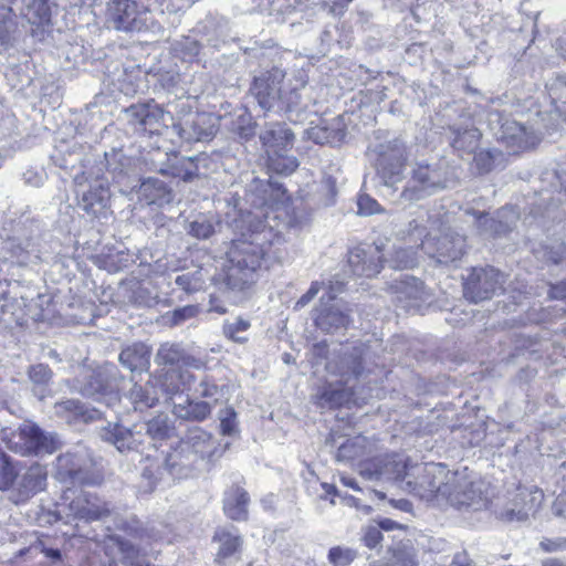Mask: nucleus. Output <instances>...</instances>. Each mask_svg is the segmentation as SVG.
I'll use <instances>...</instances> for the list:
<instances>
[{
    "label": "nucleus",
    "mask_w": 566,
    "mask_h": 566,
    "mask_svg": "<svg viewBox=\"0 0 566 566\" xmlns=\"http://www.w3.org/2000/svg\"><path fill=\"white\" fill-rule=\"evenodd\" d=\"M272 238V230L261 226L249 233H242L240 239L233 240L228 252L224 277L220 283V290L229 300L235 302L237 294L254 283L255 272L269 253Z\"/></svg>",
    "instance_id": "obj_1"
},
{
    "label": "nucleus",
    "mask_w": 566,
    "mask_h": 566,
    "mask_svg": "<svg viewBox=\"0 0 566 566\" xmlns=\"http://www.w3.org/2000/svg\"><path fill=\"white\" fill-rule=\"evenodd\" d=\"M369 358V348L364 344L343 347L326 365L328 373L338 376L339 379L336 384L329 381L321 387L313 396L314 402L322 409H334L357 397V384L366 373H370Z\"/></svg>",
    "instance_id": "obj_2"
},
{
    "label": "nucleus",
    "mask_w": 566,
    "mask_h": 566,
    "mask_svg": "<svg viewBox=\"0 0 566 566\" xmlns=\"http://www.w3.org/2000/svg\"><path fill=\"white\" fill-rule=\"evenodd\" d=\"M449 214L442 208L419 210L409 222L408 234L421 240L423 252L437 263L449 265L460 261L467 252V238L451 227Z\"/></svg>",
    "instance_id": "obj_3"
},
{
    "label": "nucleus",
    "mask_w": 566,
    "mask_h": 566,
    "mask_svg": "<svg viewBox=\"0 0 566 566\" xmlns=\"http://www.w3.org/2000/svg\"><path fill=\"white\" fill-rule=\"evenodd\" d=\"M219 450V442L200 427H192L180 438L179 442L165 459V467H146L143 478L153 488L163 479L164 471L178 479L188 478L202 461H212Z\"/></svg>",
    "instance_id": "obj_4"
},
{
    "label": "nucleus",
    "mask_w": 566,
    "mask_h": 566,
    "mask_svg": "<svg viewBox=\"0 0 566 566\" xmlns=\"http://www.w3.org/2000/svg\"><path fill=\"white\" fill-rule=\"evenodd\" d=\"M411 470L405 491L422 501L443 505L451 490L454 473L448 471L441 463L415 465Z\"/></svg>",
    "instance_id": "obj_5"
},
{
    "label": "nucleus",
    "mask_w": 566,
    "mask_h": 566,
    "mask_svg": "<svg viewBox=\"0 0 566 566\" xmlns=\"http://www.w3.org/2000/svg\"><path fill=\"white\" fill-rule=\"evenodd\" d=\"M367 154L382 186L394 191L395 186L405 178L408 160L406 144L396 138L370 146Z\"/></svg>",
    "instance_id": "obj_6"
},
{
    "label": "nucleus",
    "mask_w": 566,
    "mask_h": 566,
    "mask_svg": "<svg viewBox=\"0 0 566 566\" xmlns=\"http://www.w3.org/2000/svg\"><path fill=\"white\" fill-rule=\"evenodd\" d=\"M53 476L66 485H97L103 475L86 450L60 454L54 464Z\"/></svg>",
    "instance_id": "obj_7"
},
{
    "label": "nucleus",
    "mask_w": 566,
    "mask_h": 566,
    "mask_svg": "<svg viewBox=\"0 0 566 566\" xmlns=\"http://www.w3.org/2000/svg\"><path fill=\"white\" fill-rule=\"evenodd\" d=\"M486 122L495 139L512 153L533 147L538 142L532 129L496 109L488 113Z\"/></svg>",
    "instance_id": "obj_8"
},
{
    "label": "nucleus",
    "mask_w": 566,
    "mask_h": 566,
    "mask_svg": "<svg viewBox=\"0 0 566 566\" xmlns=\"http://www.w3.org/2000/svg\"><path fill=\"white\" fill-rule=\"evenodd\" d=\"M123 380L117 367L106 364L85 377L80 391L85 397L113 407L119 400L118 391Z\"/></svg>",
    "instance_id": "obj_9"
},
{
    "label": "nucleus",
    "mask_w": 566,
    "mask_h": 566,
    "mask_svg": "<svg viewBox=\"0 0 566 566\" xmlns=\"http://www.w3.org/2000/svg\"><path fill=\"white\" fill-rule=\"evenodd\" d=\"M67 512L65 515L73 520L83 521L86 523L102 521L107 522L112 520L116 527L126 528V523L119 518L115 506L111 503L103 501L94 493L83 492L73 499L66 505Z\"/></svg>",
    "instance_id": "obj_10"
},
{
    "label": "nucleus",
    "mask_w": 566,
    "mask_h": 566,
    "mask_svg": "<svg viewBox=\"0 0 566 566\" xmlns=\"http://www.w3.org/2000/svg\"><path fill=\"white\" fill-rule=\"evenodd\" d=\"M11 448L22 455H43L51 454L60 447L57 437L53 433L43 431L38 424L25 421L10 440Z\"/></svg>",
    "instance_id": "obj_11"
},
{
    "label": "nucleus",
    "mask_w": 566,
    "mask_h": 566,
    "mask_svg": "<svg viewBox=\"0 0 566 566\" xmlns=\"http://www.w3.org/2000/svg\"><path fill=\"white\" fill-rule=\"evenodd\" d=\"M447 187V170L441 165H423L418 164L412 170L405 189L400 192L399 198L402 201H418L426 196Z\"/></svg>",
    "instance_id": "obj_12"
},
{
    "label": "nucleus",
    "mask_w": 566,
    "mask_h": 566,
    "mask_svg": "<svg viewBox=\"0 0 566 566\" xmlns=\"http://www.w3.org/2000/svg\"><path fill=\"white\" fill-rule=\"evenodd\" d=\"M361 474L369 480L395 482L402 490L411 476L406 459L396 453L370 460L361 469Z\"/></svg>",
    "instance_id": "obj_13"
},
{
    "label": "nucleus",
    "mask_w": 566,
    "mask_h": 566,
    "mask_svg": "<svg viewBox=\"0 0 566 566\" xmlns=\"http://www.w3.org/2000/svg\"><path fill=\"white\" fill-rule=\"evenodd\" d=\"M504 275L494 268H474L463 285L467 300L479 303L490 300L502 291Z\"/></svg>",
    "instance_id": "obj_14"
},
{
    "label": "nucleus",
    "mask_w": 566,
    "mask_h": 566,
    "mask_svg": "<svg viewBox=\"0 0 566 566\" xmlns=\"http://www.w3.org/2000/svg\"><path fill=\"white\" fill-rule=\"evenodd\" d=\"M284 77L285 72L279 67H273L254 76L250 92L262 109L266 112L275 111V107L282 102Z\"/></svg>",
    "instance_id": "obj_15"
},
{
    "label": "nucleus",
    "mask_w": 566,
    "mask_h": 566,
    "mask_svg": "<svg viewBox=\"0 0 566 566\" xmlns=\"http://www.w3.org/2000/svg\"><path fill=\"white\" fill-rule=\"evenodd\" d=\"M444 504H450L459 510L472 509L480 510L486 505L484 493V483L482 481H472L454 473L452 486L446 497Z\"/></svg>",
    "instance_id": "obj_16"
},
{
    "label": "nucleus",
    "mask_w": 566,
    "mask_h": 566,
    "mask_svg": "<svg viewBox=\"0 0 566 566\" xmlns=\"http://www.w3.org/2000/svg\"><path fill=\"white\" fill-rule=\"evenodd\" d=\"M347 263L354 275L373 277L382 266L381 250L375 244L355 247L348 252Z\"/></svg>",
    "instance_id": "obj_17"
},
{
    "label": "nucleus",
    "mask_w": 566,
    "mask_h": 566,
    "mask_svg": "<svg viewBox=\"0 0 566 566\" xmlns=\"http://www.w3.org/2000/svg\"><path fill=\"white\" fill-rule=\"evenodd\" d=\"M350 312L345 303L326 302L325 296H322L319 306L315 310L314 322L319 329L332 333L350 324Z\"/></svg>",
    "instance_id": "obj_18"
},
{
    "label": "nucleus",
    "mask_w": 566,
    "mask_h": 566,
    "mask_svg": "<svg viewBox=\"0 0 566 566\" xmlns=\"http://www.w3.org/2000/svg\"><path fill=\"white\" fill-rule=\"evenodd\" d=\"M46 470L39 463L32 464L27 471L19 475L11 490L9 499L14 504L28 501L38 492L44 490L46 484Z\"/></svg>",
    "instance_id": "obj_19"
},
{
    "label": "nucleus",
    "mask_w": 566,
    "mask_h": 566,
    "mask_svg": "<svg viewBox=\"0 0 566 566\" xmlns=\"http://www.w3.org/2000/svg\"><path fill=\"white\" fill-rule=\"evenodd\" d=\"M543 497L538 490L520 489L512 502L501 511L500 516L509 522L526 521L537 512Z\"/></svg>",
    "instance_id": "obj_20"
},
{
    "label": "nucleus",
    "mask_w": 566,
    "mask_h": 566,
    "mask_svg": "<svg viewBox=\"0 0 566 566\" xmlns=\"http://www.w3.org/2000/svg\"><path fill=\"white\" fill-rule=\"evenodd\" d=\"M111 191L107 180L96 178L81 193L80 206L95 218H106L109 210Z\"/></svg>",
    "instance_id": "obj_21"
},
{
    "label": "nucleus",
    "mask_w": 566,
    "mask_h": 566,
    "mask_svg": "<svg viewBox=\"0 0 566 566\" xmlns=\"http://www.w3.org/2000/svg\"><path fill=\"white\" fill-rule=\"evenodd\" d=\"M216 133V117L209 113H197L179 127V136L188 143L209 140Z\"/></svg>",
    "instance_id": "obj_22"
},
{
    "label": "nucleus",
    "mask_w": 566,
    "mask_h": 566,
    "mask_svg": "<svg viewBox=\"0 0 566 566\" xmlns=\"http://www.w3.org/2000/svg\"><path fill=\"white\" fill-rule=\"evenodd\" d=\"M295 135L285 123H269L260 134V140L270 153L287 151L292 148Z\"/></svg>",
    "instance_id": "obj_23"
},
{
    "label": "nucleus",
    "mask_w": 566,
    "mask_h": 566,
    "mask_svg": "<svg viewBox=\"0 0 566 566\" xmlns=\"http://www.w3.org/2000/svg\"><path fill=\"white\" fill-rule=\"evenodd\" d=\"M133 8L125 10L123 19L132 22L130 29H122L125 32L150 33L157 35L161 32V25L154 19L151 12L137 0H132Z\"/></svg>",
    "instance_id": "obj_24"
},
{
    "label": "nucleus",
    "mask_w": 566,
    "mask_h": 566,
    "mask_svg": "<svg viewBox=\"0 0 566 566\" xmlns=\"http://www.w3.org/2000/svg\"><path fill=\"white\" fill-rule=\"evenodd\" d=\"M102 438L114 444L119 452L136 449L144 441L138 424L129 429L118 423L109 424L104 429Z\"/></svg>",
    "instance_id": "obj_25"
},
{
    "label": "nucleus",
    "mask_w": 566,
    "mask_h": 566,
    "mask_svg": "<svg viewBox=\"0 0 566 566\" xmlns=\"http://www.w3.org/2000/svg\"><path fill=\"white\" fill-rule=\"evenodd\" d=\"M395 293L399 301L409 302L410 306H419L420 302L429 300L430 294L426 290L423 282L415 276L400 275L394 284Z\"/></svg>",
    "instance_id": "obj_26"
},
{
    "label": "nucleus",
    "mask_w": 566,
    "mask_h": 566,
    "mask_svg": "<svg viewBox=\"0 0 566 566\" xmlns=\"http://www.w3.org/2000/svg\"><path fill=\"white\" fill-rule=\"evenodd\" d=\"M154 169L164 176L179 178L186 182L192 181L198 176V165L195 157H179L174 155L168 161L157 166Z\"/></svg>",
    "instance_id": "obj_27"
},
{
    "label": "nucleus",
    "mask_w": 566,
    "mask_h": 566,
    "mask_svg": "<svg viewBox=\"0 0 566 566\" xmlns=\"http://www.w3.org/2000/svg\"><path fill=\"white\" fill-rule=\"evenodd\" d=\"M138 198L147 205H157L159 207L172 201L174 195L167 185L157 178H146L142 181L138 189Z\"/></svg>",
    "instance_id": "obj_28"
},
{
    "label": "nucleus",
    "mask_w": 566,
    "mask_h": 566,
    "mask_svg": "<svg viewBox=\"0 0 566 566\" xmlns=\"http://www.w3.org/2000/svg\"><path fill=\"white\" fill-rule=\"evenodd\" d=\"M545 90L552 106L551 113L566 122V74H553L546 81Z\"/></svg>",
    "instance_id": "obj_29"
},
{
    "label": "nucleus",
    "mask_w": 566,
    "mask_h": 566,
    "mask_svg": "<svg viewBox=\"0 0 566 566\" xmlns=\"http://www.w3.org/2000/svg\"><path fill=\"white\" fill-rule=\"evenodd\" d=\"M249 501L248 492L238 485H233L224 493L223 511L231 520L244 521L248 518Z\"/></svg>",
    "instance_id": "obj_30"
},
{
    "label": "nucleus",
    "mask_w": 566,
    "mask_h": 566,
    "mask_svg": "<svg viewBox=\"0 0 566 566\" xmlns=\"http://www.w3.org/2000/svg\"><path fill=\"white\" fill-rule=\"evenodd\" d=\"M118 359L132 373H142L149 368L150 349L143 343H134L120 352Z\"/></svg>",
    "instance_id": "obj_31"
},
{
    "label": "nucleus",
    "mask_w": 566,
    "mask_h": 566,
    "mask_svg": "<svg viewBox=\"0 0 566 566\" xmlns=\"http://www.w3.org/2000/svg\"><path fill=\"white\" fill-rule=\"evenodd\" d=\"M126 397L134 409L139 411L149 409L159 401L158 390L151 380L144 386L134 384Z\"/></svg>",
    "instance_id": "obj_32"
},
{
    "label": "nucleus",
    "mask_w": 566,
    "mask_h": 566,
    "mask_svg": "<svg viewBox=\"0 0 566 566\" xmlns=\"http://www.w3.org/2000/svg\"><path fill=\"white\" fill-rule=\"evenodd\" d=\"M142 430V439L144 436L150 440H165L170 437L174 427L169 417L166 413H158L148 421L138 424Z\"/></svg>",
    "instance_id": "obj_33"
},
{
    "label": "nucleus",
    "mask_w": 566,
    "mask_h": 566,
    "mask_svg": "<svg viewBox=\"0 0 566 566\" xmlns=\"http://www.w3.org/2000/svg\"><path fill=\"white\" fill-rule=\"evenodd\" d=\"M454 137L452 147L461 155H471L476 151L480 145L481 133L475 127L453 128Z\"/></svg>",
    "instance_id": "obj_34"
},
{
    "label": "nucleus",
    "mask_w": 566,
    "mask_h": 566,
    "mask_svg": "<svg viewBox=\"0 0 566 566\" xmlns=\"http://www.w3.org/2000/svg\"><path fill=\"white\" fill-rule=\"evenodd\" d=\"M465 214L472 217L479 233L483 235H500L511 231V227L502 220H495L485 212L468 210Z\"/></svg>",
    "instance_id": "obj_35"
},
{
    "label": "nucleus",
    "mask_w": 566,
    "mask_h": 566,
    "mask_svg": "<svg viewBox=\"0 0 566 566\" xmlns=\"http://www.w3.org/2000/svg\"><path fill=\"white\" fill-rule=\"evenodd\" d=\"M305 137L317 145H333L339 143L344 137V132L333 125H316L305 129Z\"/></svg>",
    "instance_id": "obj_36"
},
{
    "label": "nucleus",
    "mask_w": 566,
    "mask_h": 566,
    "mask_svg": "<svg viewBox=\"0 0 566 566\" xmlns=\"http://www.w3.org/2000/svg\"><path fill=\"white\" fill-rule=\"evenodd\" d=\"M17 15L11 8H0V49H8L17 39Z\"/></svg>",
    "instance_id": "obj_37"
},
{
    "label": "nucleus",
    "mask_w": 566,
    "mask_h": 566,
    "mask_svg": "<svg viewBox=\"0 0 566 566\" xmlns=\"http://www.w3.org/2000/svg\"><path fill=\"white\" fill-rule=\"evenodd\" d=\"M184 348L177 343H164L159 346L155 363L159 366L178 367L182 359Z\"/></svg>",
    "instance_id": "obj_38"
},
{
    "label": "nucleus",
    "mask_w": 566,
    "mask_h": 566,
    "mask_svg": "<svg viewBox=\"0 0 566 566\" xmlns=\"http://www.w3.org/2000/svg\"><path fill=\"white\" fill-rule=\"evenodd\" d=\"M285 153L286 151L268 154L269 170L284 176H289L295 171V169L298 167L296 157L289 156Z\"/></svg>",
    "instance_id": "obj_39"
},
{
    "label": "nucleus",
    "mask_w": 566,
    "mask_h": 566,
    "mask_svg": "<svg viewBox=\"0 0 566 566\" xmlns=\"http://www.w3.org/2000/svg\"><path fill=\"white\" fill-rule=\"evenodd\" d=\"M214 539L220 542L218 552L219 558H226L232 555L241 545V538L234 527H231V530L221 528L217 531Z\"/></svg>",
    "instance_id": "obj_40"
},
{
    "label": "nucleus",
    "mask_w": 566,
    "mask_h": 566,
    "mask_svg": "<svg viewBox=\"0 0 566 566\" xmlns=\"http://www.w3.org/2000/svg\"><path fill=\"white\" fill-rule=\"evenodd\" d=\"M133 8L132 0H109L107 2L106 15L116 30L130 29L132 22H125L123 14L125 10Z\"/></svg>",
    "instance_id": "obj_41"
},
{
    "label": "nucleus",
    "mask_w": 566,
    "mask_h": 566,
    "mask_svg": "<svg viewBox=\"0 0 566 566\" xmlns=\"http://www.w3.org/2000/svg\"><path fill=\"white\" fill-rule=\"evenodd\" d=\"M27 8L32 23L42 25L51 23L53 3L50 0H32Z\"/></svg>",
    "instance_id": "obj_42"
},
{
    "label": "nucleus",
    "mask_w": 566,
    "mask_h": 566,
    "mask_svg": "<svg viewBox=\"0 0 566 566\" xmlns=\"http://www.w3.org/2000/svg\"><path fill=\"white\" fill-rule=\"evenodd\" d=\"M17 467L12 463L11 458L0 450V491H10L14 486L18 479Z\"/></svg>",
    "instance_id": "obj_43"
},
{
    "label": "nucleus",
    "mask_w": 566,
    "mask_h": 566,
    "mask_svg": "<svg viewBox=\"0 0 566 566\" xmlns=\"http://www.w3.org/2000/svg\"><path fill=\"white\" fill-rule=\"evenodd\" d=\"M176 285L188 294L196 293L203 289L205 279L202 271L195 270L177 275L175 279Z\"/></svg>",
    "instance_id": "obj_44"
},
{
    "label": "nucleus",
    "mask_w": 566,
    "mask_h": 566,
    "mask_svg": "<svg viewBox=\"0 0 566 566\" xmlns=\"http://www.w3.org/2000/svg\"><path fill=\"white\" fill-rule=\"evenodd\" d=\"M389 262L394 269H412L418 264V254L412 247L397 248Z\"/></svg>",
    "instance_id": "obj_45"
},
{
    "label": "nucleus",
    "mask_w": 566,
    "mask_h": 566,
    "mask_svg": "<svg viewBox=\"0 0 566 566\" xmlns=\"http://www.w3.org/2000/svg\"><path fill=\"white\" fill-rule=\"evenodd\" d=\"M305 83L300 81L296 86L290 87L289 91L283 88L282 102L275 107L277 111H284L291 113L302 108V97L300 94V87H304Z\"/></svg>",
    "instance_id": "obj_46"
},
{
    "label": "nucleus",
    "mask_w": 566,
    "mask_h": 566,
    "mask_svg": "<svg viewBox=\"0 0 566 566\" xmlns=\"http://www.w3.org/2000/svg\"><path fill=\"white\" fill-rule=\"evenodd\" d=\"M20 304L17 300L0 296V323L9 326L12 323L22 324L23 317L17 313Z\"/></svg>",
    "instance_id": "obj_47"
},
{
    "label": "nucleus",
    "mask_w": 566,
    "mask_h": 566,
    "mask_svg": "<svg viewBox=\"0 0 566 566\" xmlns=\"http://www.w3.org/2000/svg\"><path fill=\"white\" fill-rule=\"evenodd\" d=\"M364 441L363 437H355L354 439H347L343 442L336 452V459L338 461H347L358 458L364 454Z\"/></svg>",
    "instance_id": "obj_48"
},
{
    "label": "nucleus",
    "mask_w": 566,
    "mask_h": 566,
    "mask_svg": "<svg viewBox=\"0 0 566 566\" xmlns=\"http://www.w3.org/2000/svg\"><path fill=\"white\" fill-rule=\"evenodd\" d=\"M211 410L212 405L209 401L189 400L188 406L180 410L179 416L186 419L202 421L210 416Z\"/></svg>",
    "instance_id": "obj_49"
},
{
    "label": "nucleus",
    "mask_w": 566,
    "mask_h": 566,
    "mask_svg": "<svg viewBox=\"0 0 566 566\" xmlns=\"http://www.w3.org/2000/svg\"><path fill=\"white\" fill-rule=\"evenodd\" d=\"M186 231L188 234L196 239L206 240L213 234L214 226L210 220L200 216L188 222L186 226Z\"/></svg>",
    "instance_id": "obj_50"
},
{
    "label": "nucleus",
    "mask_w": 566,
    "mask_h": 566,
    "mask_svg": "<svg viewBox=\"0 0 566 566\" xmlns=\"http://www.w3.org/2000/svg\"><path fill=\"white\" fill-rule=\"evenodd\" d=\"M473 161L479 174H486L491 171L497 158L502 156V153L496 149H488L480 150L479 153H473Z\"/></svg>",
    "instance_id": "obj_51"
},
{
    "label": "nucleus",
    "mask_w": 566,
    "mask_h": 566,
    "mask_svg": "<svg viewBox=\"0 0 566 566\" xmlns=\"http://www.w3.org/2000/svg\"><path fill=\"white\" fill-rule=\"evenodd\" d=\"M250 322L241 317H237L233 322H226L223 325V334L235 343L242 344L247 340V337L241 336L249 329Z\"/></svg>",
    "instance_id": "obj_52"
},
{
    "label": "nucleus",
    "mask_w": 566,
    "mask_h": 566,
    "mask_svg": "<svg viewBox=\"0 0 566 566\" xmlns=\"http://www.w3.org/2000/svg\"><path fill=\"white\" fill-rule=\"evenodd\" d=\"M357 557V552L349 547L335 546L328 552V562L333 566H347Z\"/></svg>",
    "instance_id": "obj_53"
},
{
    "label": "nucleus",
    "mask_w": 566,
    "mask_h": 566,
    "mask_svg": "<svg viewBox=\"0 0 566 566\" xmlns=\"http://www.w3.org/2000/svg\"><path fill=\"white\" fill-rule=\"evenodd\" d=\"M118 545L126 564L129 566H149L146 559L140 555L139 549L133 543L129 541H120Z\"/></svg>",
    "instance_id": "obj_54"
},
{
    "label": "nucleus",
    "mask_w": 566,
    "mask_h": 566,
    "mask_svg": "<svg viewBox=\"0 0 566 566\" xmlns=\"http://www.w3.org/2000/svg\"><path fill=\"white\" fill-rule=\"evenodd\" d=\"M12 253L17 256L21 262H30L32 259L39 260V250L36 249V244L30 240L25 239L18 244L12 247Z\"/></svg>",
    "instance_id": "obj_55"
},
{
    "label": "nucleus",
    "mask_w": 566,
    "mask_h": 566,
    "mask_svg": "<svg viewBox=\"0 0 566 566\" xmlns=\"http://www.w3.org/2000/svg\"><path fill=\"white\" fill-rule=\"evenodd\" d=\"M148 112L147 117L142 124L140 132L144 133H155L158 132L160 120H164V111L157 105L147 104Z\"/></svg>",
    "instance_id": "obj_56"
},
{
    "label": "nucleus",
    "mask_w": 566,
    "mask_h": 566,
    "mask_svg": "<svg viewBox=\"0 0 566 566\" xmlns=\"http://www.w3.org/2000/svg\"><path fill=\"white\" fill-rule=\"evenodd\" d=\"M50 538H40L36 537L34 542H32L28 548V552L33 554H43L45 557L52 559V560H60L61 559V552L56 547H52L49 545Z\"/></svg>",
    "instance_id": "obj_57"
},
{
    "label": "nucleus",
    "mask_w": 566,
    "mask_h": 566,
    "mask_svg": "<svg viewBox=\"0 0 566 566\" xmlns=\"http://www.w3.org/2000/svg\"><path fill=\"white\" fill-rule=\"evenodd\" d=\"M220 431L223 436L237 432V413L233 408L227 407L219 412Z\"/></svg>",
    "instance_id": "obj_58"
},
{
    "label": "nucleus",
    "mask_w": 566,
    "mask_h": 566,
    "mask_svg": "<svg viewBox=\"0 0 566 566\" xmlns=\"http://www.w3.org/2000/svg\"><path fill=\"white\" fill-rule=\"evenodd\" d=\"M54 411H55L56 416L69 420L71 416L81 415L83 411V408H82L80 401L74 400V399H67V400L56 402L54 405Z\"/></svg>",
    "instance_id": "obj_59"
},
{
    "label": "nucleus",
    "mask_w": 566,
    "mask_h": 566,
    "mask_svg": "<svg viewBox=\"0 0 566 566\" xmlns=\"http://www.w3.org/2000/svg\"><path fill=\"white\" fill-rule=\"evenodd\" d=\"M147 104L132 105L126 109L128 122L134 126L135 130L140 132L142 124L147 117Z\"/></svg>",
    "instance_id": "obj_60"
},
{
    "label": "nucleus",
    "mask_w": 566,
    "mask_h": 566,
    "mask_svg": "<svg viewBox=\"0 0 566 566\" xmlns=\"http://www.w3.org/2000/svg\"><path fill=\"white\" fill-rule=\"evenodd\" d=\"M28 375L34 385H46L52 378L51 369L43 364L31 366Z\"/></svg>",
    "instance_id": "obj_61"
},
{
    "label": "nucleus",
    "mask_w": 566,
    "mask_h": 566,
    "mask_svg": "<svg viewBox=\"0 0 566 566\" xmlns=\"http://www.w3.org/2000/svg\"><path fill=\"white\" fill-rule=\"evenodd\" d=\"M219 387L211 381L208 377L202 378L197 386L193 388V392L201 398H213L218 400Z\"/></svg>",
    "instance_id": "obj_62"
},
{
    "label": "nucleus",
    "mask_w": 566,
    "mask_h": 566,
    "mask_svg": "<svg viewBox=\"0 0 566 566\" xmlns=\"http://www.w3.org/2000/svg\"><path fill=\"white\" fill-rule=\"evenodd\" d=\"M199 313V308L196 305H186L184 307L176 308L171 313L170 323L171 325H179L187 319H190Z\"/></svg>",
    "instance_id": "obj_63"
},
{
    "label": "nucleus",
    "mask_w": 566,
    "mask_h": 566,
    "mask_svg": "<svg viewBox=\"0 0 566 566\" xmlns=\"http://www.w3.org/2000/svg\"><path fill=\"white\" fill-rule=\"evenodd\" d=\"M539 547L546 553L566 551V536L556 538H544L543 541H541Z\"/></svg>",
    "instance_id": "obj_64"
}]
</instances>
